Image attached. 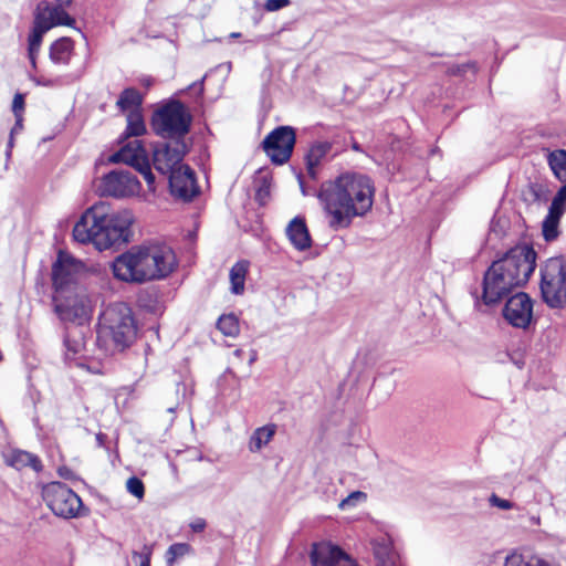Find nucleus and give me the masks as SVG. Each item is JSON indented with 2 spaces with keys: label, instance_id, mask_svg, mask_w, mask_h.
<instances>
[{
  "label": "nucleus",
  "instance_id": "f257e3e1",
  "mask_svg": "<svg viewBox=\"0 0 566 566\" xmlns=\"http://www.w3.org/2000/svg\"><path fill=\"white\" fill-rule=\"evenodd\" d=\"M375 187L363 174L345 172L321 185L317 199L323 207L331 229L337 231L350 227L357 217H364L373 208Z\"/></svg>",
  "mask_w": 566,
  "mask_h": 566
},
{
  "label": "nucleus",
  "instance_id": "f03ea898",
  "mask_svg": "<svg viewBox=\"0 0 566 566\" xmlns=\"http://www.w3.org/2000/svg\"><path fill=\"white\" fill-rule=\"evenodd\" d=\"M134 221L130 210L113 211L108 203L99 201L84 211L73 228V238L105 251L129 241Z\"/></svg>",
  "mask_w": 566,
  "mask_h": 566
},
{
  "label": "nucleus",
  "instance_id": "7ed1b4c3",
  "mask_svg": "<svg viewBox=\"0 0 566 566\" xmlns=\"http://www.w3.org/2000/svg\"><path fill=\"white\" fill-rule=\"evenodd\" d=\"M174 250L164 243L134 245L117 255L112 263L114 277L143 284L168 277L177 268Z\"/></svg>",
  "mask_w": 566,
  "mask_h": 566
},
{
  "label": "nucleus",
  "instance_id": "20e7f679",
  "mask_svg": "<svg viewBox=\"0 0 566 566\" xmlns=\"http://www.w3.org/2000/svg\"><path fill=\"white\" fill-rule=\"evenodd\" d=\"M536 266V252L527 244L509 250L494 261L483 277L482 301L494 305L506 297L513 289L525 284Z\"/></svg>",
  "mask_w": 566,
  "mask_h": 566
},
{
  "label": "nucleus",
  "instance_id": "39448f33",
  "mask_svg": "<svg viewBox=\"0 0 566 566\" xmlns=\"http://www.w3.org/2000/svg\"><path fill=\"white\" fill-rule=\"evenodd\" d=\"M136 332L128 305L122 302L113 303L99 316L96 344L106 355H113L130 346Z\"/></svg>",
  "mask_w": 566,
  "mask_h": 566
},
{
  "label": "nucleus",
  "instance_id": "423d86ee",
  "mask_svg": "<svg viewBox=\"0 0 566 566\" xmlns=\"http://www.w3.org/2000/svg\"><path fill=\"white\" fill-rule=\"evenodd\" d=\"M547 164L554 177L564 184L554 196L548 213L543 221V235L546 241H552L558 235L559 221L566 211V150L555 149L549 151Z\"/></svg>",
  "mask_w": 566,
  "mask_h": 566
},
{
  "label": "nucleus",
  "instance_id": "0eeeda50",
  "mask_svg": "<svg viewBox=\"0 0 566 566\" xmlns=\"http://www.w3.org/2000/svg\"><path fill=\"white\" fill-rule=\"evenodd\" d=\"M539 291L543 302L551 308L566 306V259L553 256L539 266Z\"/></svg>",
  "mask_w": 566,
  "mask_h": 566
},
{
  "label": "nucleus",
  "instance_id": "6e6552de",
  "mask_svg": "<svg viewBox=\"0 0 566 566\" xmlns=\"http://www.w3.org/2000/svg\"><path fill=\"white\" fill-rule=\"evenodd\" d=\"M191 116L180 102H171L157 109L151 117L156 135L171 140H182L189 132Z\"/></svg>",
  "mask_w": 566,
  "mask_h": 566
},
{
  "label": "nucleus",
  "instance_id": "1a4fd4ad",
  "mask_svg": "<svg viewBox=\"0 0 566 566\" xmlns=\"http://www.w3.org/2000/svg\"><path fill=\"white\" fill-rule=\"evenodd\" d=\"M55 312L62 321L78 325L87 322L93 313V303L85 290L75 287L54 296Z\"/></svg>",
  "mask_w": 566,
  "mask_h": 566
},
{
  "label": "nucleus",
  "instance_id": "9d476101",
  "mask_svg": "<svg viewBox=\"0 0 566 566\" xmlns=\"http://www.w3.org/2000/svg\"><path fill=\"white\" fill-rule=\"evenodd\" d=\"M42 497L53 514L63 518L78 516L83 506L81 497L61 482H51L44 485Z\"/></svg>",
  "mask_w": 566,
  "mask_h": 566
},
{
  "label": "nucleus",
  "instance_id": "9b49d317",
  "mask_svg": "<svg viewBox=\"0 0 566 566\" xmlns=\"http://www.w3.org/2000/svg\"><path fill=\"white\" fill-rule=\"evenodd\" d=\"M96 189L103 197L127 199L139 196L142 184L132 171L114 169L98 179Z\"/></svg>",
  "mask_w": 566,
  "mask_h": 566
},
{
  "label": "nucleus",
  "instance_id": "f8f14e48",
  "mask_svg": "<svg viewBox=\"0 0 566 566\" xmlns=\"http://www.w3.org/2000/svg\"><path fill=\"white\" fill-rule=\"evenodd\" d=\"M113 163H124L135 168L145 179L149 191H155V176L146 149L138 139L126 143L111 157Z\"/></svg>",
  "mask_w": 566,
  "mask_h": 566
},
{
  "label": "nucleus",
  "instance_id": "ddd939ff",
  "mask_svg": "<svg viewBox=\"0 0 566 566\" xmlns=\"http://www.w3.org/2000/svg\"><path fill=\"white\" fill-rule=\"evenodd\" d=\"M84 264L65 252H60L52 266V281L56 294L74 290Z\"/></svg>",
  "mask_w": 566,
  "mask_h": 566
},
{
  "label": "nucleus",
  "instance_id": "4468645a",
  "mask_svg": "<svg viewBox=\"0 0 566 566\" xmlns=\"http://www.w3.org/2000/svg\"><path fill=\"white\" fill-rule=\"evenodd\" d=\"M295 142L294 128L291 126H280L264 138L262 145L272 163L283 165L291 158Z\"/></svg>",
  "mask_w": 566,
  "mask_h": 566
},
{
  "label": "nucleus",
  "instance_id": "2eb2a0df",
  "mask_svg": "<svg viewBox=\"0 0 566 566\" xmlns=\"http://www.w3.org/2000/svg\"><path fill=\"white\" fill-rule=\"evenodd\" d=\"M186 144L184 140H171L157 145L153 151V165L155 169L165 176L172 175L182 167Z\"/></svg>",
  "mask_w": 566,
  "mask_h": 566
},
{
  "label": "nucleus",
  "instance_id": "dca6fc26",
  "mask_svg": "<svg viewBox=\"0 0 566 566\" xmlns=\"http://www.w3.org/2000/svg\"><path fill=\"white\" fill-rule=\"evenodd\" d=\"M534 302L524 292L512 295L505 303L502 314L512 327L526 329L533 321Z\"/></svg>",
  "mask_w": 566,
  "mask_h": 566
},
{
  "label": "nucleus",
  "instance_id": "f3484780",
  "mask_svg": "<svg viewBox=\"0 0 566 566\" xmlns=\"http://www.w3.org/2000/svg\"><path fill=\"white\" fill-rule=\"evenodd\" d=\"M65 8V6L52 4L46 0L40 1L34 10L32 25L44 32L60 25L73 28L75 19L66 12Z\"/></svg>",
  "mask_w": 566,
  "mask_h": 566
},
{
  "label": "nucleus",
  "instance_id": "a211bd4d",
  "mask_svg": "<svg viewBox=\"0 0 566 566\" xmlns=\"http://www.w3.org/2000/svg\"><path fill=\"white\" fill-rule=\"evenodd\" d=\"M310 557L312 566H358L352 556L331 542L314 544Z\"/></svg>",
  "mask_w": 566,
  "mask_h": 566
},
{
  "label": "nucleus",
  "instance_id": "6ab92c4d",
  "mask_svg": "<svg viewBox=\"0 0 566 566\" xmlns=\"http://www.w3.org/2000/svg\"><path fill=\"white\" fill-rule=\"evenodd\" d=\"M168 179L171 195L177 198L188 201L199 193L195 174L187 165L176 170Z\"/></svg>",
  "mask_w": 566,
  "mask_h": 566
},
{
  "label": "nucleus",
  "instance_id": "aec40b11",
  "mask_svg": "<svg viewBox=\"0 0 566 566\" xmlns=\"http://www.w3.org/2000/svg\"><path fill=\"white\" fill-rule=\"evenodd\" d=\"M286 235L297 251H305L312 247V239L304 219L295 217L286 227Z\"/></svg>",
  "mask_w": 566,
  "mask_h": 566
},
{
  "label": "nucleus",
  "instance_id": "412c9836",
  "mask_svg": "<svg viewBox=\"0 0 566 566\" xmlns=\"http://www.w3.org/2000/svg\"><path fill=\"white\" fill-rule=\"evenodd\" d=\"M374 555L379 566H399V555L392 546V541L387 534L373 541Z\"/></svg>",
  "mask_w": 566,
  "mask_h": 566
},
{
  "label": "nucleus",
  "instance_id": "4be33fe9",
  "mask_svg": "<svg viewBox=\"0 0 566 566\" xmlns=\"http://www.w3.org/2000/svg\"><path fill=\"white\" fill-rule=\"evenodd\" d=\"M74 53V41L71 38H60L51 43L49 57L54 65H67Z\"/></svg>",
  "mask_w": 566,
  "mask_h": 566
},
{
  "label": "nucleus",
  "instance_id": "5701e85b",
  "mask_svg": "<svg viewBox=\"0 0 566 566\" xmlns=\"http://www.w3.org/2000/svg\"><path fill=\"white\" fill-rule=\"evenodd\" d=\"M331 148L332 145L327 142H317L310 147L305 156V161L307 174L312 179L317 177L318 167L331 151Z\"/></svg>",
  "mask_w": 566,
  "mask_h": 566
},
{
  "label": "nucleus",
  "instance_id": "b1692460",
  "mask_svg": "<svg viewBox=\"0 0 566 566\" xmlns=\"http://www.w3.org/2000/svg\"><path fill=\"white\" fill-rule=\"evenodd\" d=\"M65 344V358L69 361H74L75 366L85 368L87 371L93 374H99L101 368L97 365L90 366L87 365L82 358H77L76 355L82 352L84 348V343L82 337H71L70 335L65 337L64 340Z\"/></svg>",
  "mask_w": 566,
  "mask_h": 566
},
{
  "label": "nucleus",
  "instance_id": "393cba45",
  "mask_svg": "<svg viewBox=\"0 0 566 566\" xmlns=\"http://www.w3.org/2000/svg\"><path fill=\"white\" fill-rule=\"evenodd\" d=\"M276 429L277 427L275 423H268L256 428L249 438V451L252 453H259L273 440Z\"/></svg>",
  "mask_w": 566,
  "mask_h": 566
},
{
  "label": "nucleus",
  "instance_id": "a878e982",
  "mask_svg": "<svg viewBox=\"0 0 566 566\" xmlns=\"http://www.w3.org/2000/svg\"><path fill=\"white\" fill-rule=\"evenodd\" d=\"M46 32L32 25L27 39V55L33 71L38 67V56Z\"/></svg>",
  "mask_w": 566,
  "mask_h": 566
},
{
  "label": "nucleus",
  "instance_id": "bb28decb",
  "mask_svg": "<svg viewBox=\"0 0 566 566\" xmlns=\"http://www.w3.org/2000/svg\"><path fill=\"white\" fill-rule=\"evenodd\" d=\"M7 464L21 470L25 467H31L35 471H40L42 469L41 461L34 454L22 451L14 450L7 458Z\"/></svg>",
  "mask_w": 566,
  "mask_h": 566
},
{
  "label": "nucleus",
  "instance_id": "cd10ccee",
  "mask_svg": "<svg viewBox=\"0 0 566 566\" xmlns=\"http://www.w3.org/2000/svg\"><path fill=\"white\" fill-rule=\"evenodd\" d=\"M249 270L248 261L237 262L230 270L231 292L242 294L244 291L245 276Z\"/></svg>",
  "mask_w": 566,
  "mask_h": 566
},
{
  "label": "nucleus",
  "instance_id": "c85d7f7f",
  "mask_svg": "<svg viewBox=\"0 0 566 566\" xmlns=\"http://www.w3.org/2000/svg\"><path fill=\"white\" fill-rule=\"evenodd\" d=\"M505 566H549L548 563L537 555L530 553L513 552L505 558Z\"/></svg>",
  "mask_w": 566,
  "mask_h": 566
},
{
  "label": "nucleus",
  "instance_id": "c756f323",
  "mask_svg": "<svg viewBox=\"0 0 566 566\" xmlns=\"http://www.w3.org/2000/svg\"><path fill=\"white\" fill-rule=\"evenodd\" d=\"M143 98L139 92L135 88H126L122 92L117 105L122 111H127L128 113L132 111H139Z\"/></svg>",
  "mask_w": 566,
  "mask_h": 566
},
{
  "label": "nucleus",
  "instance_id": "7c9ffc66",
  "mask_svg": "<svg viewBox=\"0 0 566 566\" xmlns=\"http://www.w3.org/2000/svg\"><path fill=\"white\" fill-rule=\"evenodd\" d=\"M127 136H142L146 133V126L140 111H132L127 114V127L125 130Z\"/></svg>",
  "mask_w": 566,
  "mask_h": 566
},
{
  "label": "nucleus",
  "instance_id": "2f4dec72",
  "mask_svg": "<svg viewBox=\"0 0 566 566\" xmlns=\"http://www.w3.org/2000/svg\"><path fill=\"white\" fill-rule=\"evenodd\" d=\"M217 327L224 336L229 337H237L240 333L239 319L233 314L220 316Z\"/></svg>",
  "mask_w": 566,
  "mask_h": 566
},
{
  "label": "nucleus",
  "instance_id": "473e14b6",
  "mask_svg": "<svg viewBox=\"0 0 566 566\" xmlns=\"http://www.w3.org/2000/svg\"><path fill=\"white\" fill-rule=\"evenodd\" d=\"M192 548L187 543H175L166 552V562L168 566H174L175 562L191 554Z\"/></svg>",
  "mask_w": 566,
  "mask_h": 566
},
{
  "label": "nucleus",
  "instance_id": "72a5a7b5",
  "mask_svg": "<svg viewBox=\"0 0 566 566\" xmlns=\"http://www.w3.org/2000/svg\"><path fill=\"white\" fill-rule=\"evenodd\" d=\"M126 491L136 497L138 501H142L145 496V485L144 482L137 476H130L127 479Z\"/></svg>",
  "mask_w": 566,
  "mask_h": 566
},
{
  "label": "nucleus",
  "instance_id": "f704fd0d",
  "mask_svg": "<svg viewBox=\"0 0 566 566\" xmlns=\"http://www.w3.org/2000/svg\"><path fill=\"white\" fill-rule=\"evenodd\" d=\"M269 195H270V181H269L268 177L263 176L262 185L256 190L255 199L260 203L264 205Z\"/></svg>",
  "mask_w": 566,
  "mask_h": 566
},
{
  "label": "nucleus",
  "instance_id": "c9c22d12",
  "mask_svg": "<svg viewBox=\"0 0 566 566\" xmlns=\"http://www.w3.org/2000/svg\"><path fill=\"white\" fill-rule=\"evenodd\" d=\"M291 4V0H266L264 3V9L269 12H274L286 8Z\"/></svg>",
  "mask_w": 566,
  "mask_h": 566
},
{
  "label": "nucleus",
  "instance_id": "e433bc0d",
  "mask_svg": "<svg viewBox=\"0 0 566 566\" xmlns=\"http://www.w3.org/2000/svg\"><path fill=\"white\" fill-rule=\"evenodd\" d=\"M489 501L492 506L499 507L501 510H511L513 507V503L511 501L501 499L495 494H492Z\"/></svg>",
  "mask_w": 566,
  "mask_h": 566
},
{
  "label": "nucleus",
  "instance_id": "4c0bfd02",
  "mask_svg": "<svg viewBox=\"0 0 566 566\" xmlns=\"http://www.w3.org/2000/svg\"><path fill=\"white\" fill-rule=\"evenodd\" d=\"M24 108V97L22 94L17 93L13 97L12 102V111L14 113V116L22 115Z\"/></svg>",
  "mask_w": 566,
  "mask_h": 566
},
{
  "label": "nucleus",
  "instance_id": "58836bf2",
  "mask_svg": "<svg viewBox=\"0 0 566 566\" xmlns=\"http://www.w3.org/2000/svg\"><path fill=\"white\" fill-rule=\"evenodd\" d=\"M364 497H365V494L363 492H359V491L353 492L340 502L339 507L346 509L347 506L354 505L355 501H357L359 499H364Z\"/></svg>",
  "mask_w": 566,
  "mask_h": 566
},
{
  "label": "nucleus",
  "instance_id": "ea45409f",
  "mask_svg": "<svg viewBox=\"0 0 566 566\" xmlns=\"http://www.w3.org/2000/svg\"><path fill=\"white\" fill-rule=\"evenodd\" d=\"M150 551L144 553H133V558L139 562V566H150Z\"/></svg>",
  "mask_w": 566,
  "mask_h": 566
},
{
  "label": "nucleus",
  "instance_id": "a19ab883",
  "mask_svg": "<svg viewBox=\"0 0 566 566\" xmlns=\"http://www.w3.org/2000/svg\"><path fill=\"white\" fill-rule=\"evenodd\" d=\"M190 528L196 532V533H200L202 532L206 526H207V523L203 518L199 517V518H196L193 520L191 523H190Z\"/></svg>",
  "mask_w": 566,
  "mask_h": 566
},
{
  "label": "nucleus",
  "instance_id": "79ce46f5",
  "mask_svg": "<svg viewBox=\"0 0 566 566\" xmlns=\"http://www.w3.org/2000/svg\"><path fill=\"white\" fill-rule=\"evenodd\" d=\"M15 118H17V122L11 129V135L19 133L22 129V115H18V116H15Z\"/></svg>",
  "mask_w": 566,
  "mask_h": 566
},
{
  "label": "nucleus",
  "instance_id": "37998d69",
  "mask_svg": "<svg viewBox=\"0 0 566 566\" xmlns=\"http://www.w3.org/2000/svg\"><path fill=\"white\" fill-rule=\"evenodd\" d=\"M33 81L38 84V85H43V86H50L52 85V81L51 80H45V78H33Z\"/></svg>",
  "mask_w": 566,
  "mask_h": 566
},
{
  "label": "nucleus",
  "instance_id": "c03bdc74",
  "mask_svg": "<svg viewBox=\"0 0 566 566\" xmlns=\"http://www.w3.org/2000/svg\"><path fill=\"white\" fill-rule=\"evenodd\" d=\"M73 0H55V4H61L65 7H70L72 4Z\"/></svg>",
  "mask_w": 566,
  "mask_h": 566
},
{
  "label": "nucleus",
  "instance_id": "a18cd8bd",
  "mask_svg": "<svg viewBox=\"0 0 566 566\" xmlns=\"http://www.w3.org/2000/svg\"><path fill=\"white\" fill-rule=\"evenodd\" d=\"M13 143H14V140H13V135H11V134H10V139H9V142H8V151H7V153H8V155L10 154V151H11V149H12V147H13Z\"/></svg>",
  "mask_w": 566,
  "mask_h": 566
},
{
  "label": "nucleus",
  "instance_id": "49530a36",
  "mask_svg": "<svg viewBox=\"0 0 566 566\" xmlns=\"http://www.w3.org/2000/svg\"><path fill=\"white\" fill-rule=\"evenodd\" d=\"M190 88H198L200 93H202V91H203V87H202V83H201V82H200V83H198V84H197V83H193V84L190 86Z\"/></svg>",
  "mask_w": 566,
  "mask_h": 566
},
{
  "label": "nucleus",
  "instance_id": "de8ad7c7",
  "mask_svg": "<svg viewBox=\"0 0 566 566\" xmlns=\"http://www.w3.org/2000/svg\"><path fill=\"white\" fill-rule=\"evenodd\" d=\"M240 35H241L240 33L233 32V33L230 34V38L235 39V38H239Z\"/></svg>",
  "mask_w": 566,
  "mask_h": 566
},
{
  "label": "nucleus",
  "instance_id": "09e8293b",
  "mask_svg": "<svg viewBox=\"0 0 566 566\" xmlns=\"http://www.w3.org/2000/svg\"><path fill=\"white\" fill-rule=\"evenodd\" d=\"M241 353H242V350H241V349H237V350L234 352V355H237L238 357H240V356H241Z\"/></svg>",
  "mask_w": 566,
  "mask_h": 566
},
{
  "label": "nucleus",
  "instance_id": "8fccbe9b",
  "mask_svg": "<svg viewBox=\"0 0 566 566\" xmlns=\"http://www.w3.org/2000/svg\"><path fill=\"white\" fill-rule=\"evenodd\" d=\"M168 411H169V412H174V411H175V409H174V408H169V409H168Z\"/></svg>",
  "mask_w": 566,
  "mask_h": 566
}]
</instances>
